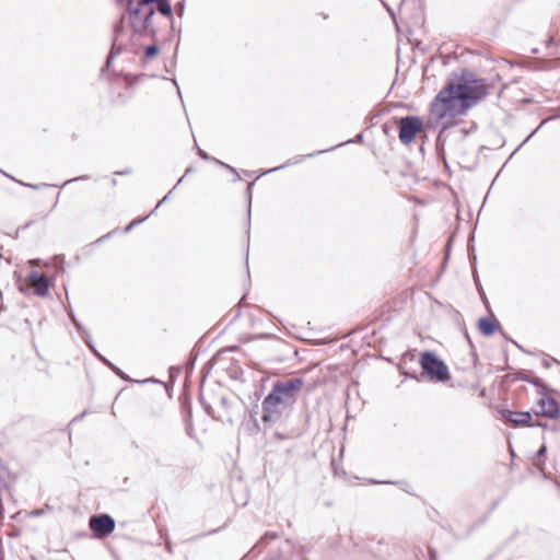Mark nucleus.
<instances>
[{"label": "nucleus", "instance_id": "nucleus-21", "mask_svg": "<svg viewBox=\"0 0 560 560\" xmlns=\"http://www.w3.org/2000/svg\"><path fill=\"white\" fill-rule=\"evenodd\" d=\"M160 48L158 45H149L144 49V55L147 58H152L159 52Z\"/></svg>", "mask_w": 560, "mask_h": 560}, {"label": "nucleus", "instance_id": "nucleus-33", "mask_svg": "<svg viewBox=\"0 0 560 560\" xmlns=\"http://www.w3.org/2000/svg\"><path fill=\"white\" fill-rule=\"evenodd\" d=\"M301 552H302V553L306 552V548H305L304 546H303V547H301Z\"/></svg>", "mask_w": 560, "mask_h": 560}, {"label": "nucleus", "instance_id": "nucleus-27", "mask_svg": "<svg viewBox=\"0 0 560 560\" xmlns=\"http://www.w3.org/2000/svg\"><path fill=\"white\" fill-rule=\"evenodd\" d=\"M553 43H555V42H553V38H549V39L547 40V46H548V47H550L551 45H553Z\"/></svg>", "mask_w": 560, "mask_h": 560}, {"label": "nucleus", "instance_id": "nucleus-6", "mask_svg": "<svg viewBox=\"0 0 560 560\" xmlns=\"http://www.w3.org/2000/svg\"><path fill=\"white\" fill-rule=\"evenodd\" d=\"M399 140L402 144H409L416 135L422 130V121L418 116H406L399 119Z\"/></svg>", "mask_w": 560, "mask_h": 560}, {"label": "nucleus", "instance_id": "nucleus-38", "mask_svg": "<svg viewBox=\"0 0 560 560\" xmlns=\"http://www.w3.org/2000/svg\"><path fill=\"white\" fill-rule=\"evenodd\" d=\"M524 141L518 144V148H522L524 145Z\"/></svg>", "mask_w": 560, "mask_h": 560}, {"label": "nucleus", "instance_id": "nucleus-17", "mask_svg": "<svg viewBox=\"0 0 560 560\" xmlns=\"http://www.w3.org/2000/svg\"><path fill=\"white\" fill-rule=\"evenodd\" d=\"M314 156V153H310V154H306V155H301L299 158H296L295 160H289L288 162H285L284 164L280 165V166H277V167H273V168H270L269 171L267 172H264V175H267V173H271V172H276L278 170H281V168H284L287 166H290V165H293V164H296V163H300L301 161H303L304 159L306 158H313Z\"/></svg>", "mask_w": 560, "mask_h": 560}, {"label": "nucleus", "instance_id": "nucleus-22", "mask_svg": "<svg viewBox=\"0 0 560 560\" xmlns=\"http://www.w3.org/2000/svg\"><path fill=\"white\" fill-rule=\"evenodd\" d=\"M186 433L190 438L194 436V427L190 421H187V423H186Z\"/></svg>", "mask_w": 560, "mask_h": 560}, {"label": "nucleus", "instance_id": "nucleus-30", "mask_svg": "<svg viewBox=\"0 0 560 560\" xmlns=\"http://www.w3.org/2000/svg\"><path fill=\"white\" fill-rule=\"evenodd\" d=\"M119 34H120V30L116 28V40H118Z\"/></svg>", "mask_w": 560, "mask_h": 560}, {"label": "nucleus", "instance_id": "nucleus-20", "mask_svg": "<svg viewBox=\"0 0 560 560\" xmlns=\"http://www.w3.org/2000/svg\"><path fill=\"white\" fill-rule=\"evenodd\" d=\"M362 140H363V135L359 133V135L355 136L354 139H351V140L346 141V142L339 143V144L335 145L334 149L337 148V147L343 145V144L352 143V142H361ZM331 150H332V148H331ZM328 151H330V149L319 150V151L315 152L314 155L322 154V153H325V152H328Z\"/></svg>", "mask_w": 560, "mask_h": 560}, {"label": "nucleus", "instance_id": "nucleus-3", "mask_svg": "<svg viewBox=\"0 0 560 560\" xmlns=\"http://www.w3.org/2000/svg\"><path fill=\"white\" fill-rule=\"evenodd\" d=\"M455 89L466 108L472 107L488 94L486 80L477 79L467 70H463L458 83L455 82Z\"/></svg>", "mask_w": 560, "mask_h": 560}, {"label": "nucleus", "instance_id": "nucleus-16", "mask_svg": "<svg viewBox=\"0 0 560 560\" xmlns=\"http://www.w3.org/2000/svg\"><path fill=\"white\" fill-rule=\"evenodd\" d=\"M198 155L202 159V160H211V161H214L215 163L220 164L221 166L228 168L230 172H232L233 174H235V180H238L241 179L238 173L235 171V168H233L232 166L217 160L215 158H211L207 152H205L203 150H201L200 148H198Z\"/></svg>", "mask_w": 560, "mask_h": 560}, {"label": "nucleus", "instance_id": "nucleus-44", "mask_svg": "<svg viewBox=\"0 0 560 560\" xmlns=\"http://www.w3.org/2000/svg\"><path fill=\"white\" fill-rule=\"evenodd\" d=\"M269 560H272V559H269Z\"/></svg>", "mask_w": 560, "mask_h": 560}, {"label": "nucleus", "instance_id": "nucleus-26", "mask_svg": "<svg viewBox=\"0 0 560 560\" xmlns=\"http://www.w3.org/2000/svg\"><path fill=\"white\" fill-rule=\"evenodd\" d=\"M113 54H114V51L112 50L110 55H109V56H108V58H107L106 67H108V66H109V63H110V61H112V58H113Z\"/></svg>", "mask_w": 560, "mask_h": 560}, {"label": "nucleus", "instance_id": "nucleus-9", "mask_svg": "<svg viewBox=\"0 0 560 560\" xmlns=\"http://www.w3.org/2000/svg\"><path fill=\"white\" fill-rule=\"evenodd\" d=\"M90 528L98 536L104 537L109 535L115 529L114 520L107 515L102 514L98 516H92L90 518Z\"/></svg>", "mask_w": 560, "mask_h": 560}, {"label": "nucleus", "instance_id": "nucleus-19", "mask_svg": "<svg viewBox=\"0 0 560 560\" xmlns=\"http://www.w3.org/2000/svg\"><path fill=\"white\" fill-rule=\"evenodd\" d=\"M546 452H547V447H546V445H541V446L538 448V451L536 452V459H537V460H536L535 465H536V467H537V468H539L540 470L542 469V466L545 465V462H544V459H541V458L545 456Z\"/></svg>", "mask_w": 560, "mask_h": 560}, {"label": "nucleus", "instance_id": "nucleus-31", "mask_svg": "<svg viewBox=\"0 0 560 560\" xmlns=\"http://www.w3.org/2000/svg\"><path fill=\"white\" fill-rule=\"evenodd\" d=\"M192 168L191 167H188L185 172V175L188 174V173H191Z\"/></svg>", "mask_w": 560, "mask_h": 560}, {"label": "nucleus", "instance_id": "nucleus-23", "mask_svg": "<svg viewBox=\"0 0 560 560\" xmlns=\"http://www.w3.org/2000/svg\"><path fill=\"white\" fill-rule=\"evenodd\" d=\"M528 383H532V384H534L535 386H544L542 381H541L540 378H538V377H536V378H530V381H528Z\"/></svg>", "mask_w": 560, "mask_h": 560}, {"label": "nucleus", "instance_id": "nucleus-7", "mask_svg": "<svg viewBox=\"0 0 560 560\" xmlns=\"http://www.w3.org/2000/svg\"><path fill=\"white\" fill-rule=\"evenodd\" d=\"M155 11L164 16H170L172 7L167 0H142V31L149 26Z\"/></svg>", "mask_w": 560, "mask_h": 560}, {"label": "nucleus", "instance_id": "nucleus-39", "mask_svg": "<svg viewBox=\"0 0 560 560\" xmlns=\"http://www.w3.org/2000/svg\"><path fill=\"white\" fill-rule=\"evenodd\" d=\"M524 141L518 144V148H522L524 145Z\"/></svg>", "mask_w": 560, "mask_h": 560}, {"label": "nucleus", "instance_id": "nucleus-11", "mask_svg": "<svg viewBox=\"0 0 560 560\" xmlns=\"http://www.w3.org/2000/svg\"><path fill=\"white\" fill-rule=\"evenodd\" d=\"M502 417L506 422L511 423L513 427L528 425V427H538L541 425L539 422H532V413L529 411H512V410H502Z\"/></svg>", "mask_w": 560, "mask_h": 560}, {"label": "nucleus", "instance_id": "nucleus-12", "mask_svg": "<svg viewBox=\"0 0 560 560\" xmlns=\"http://www.w3.org/2000/svg\"><path fill=\"white\" fill-rule=\"evenodd\" d=\"M120 3L125 4L129 14V24L133 31V36H138V25L140 23V0H119Z\"/></svg>", "mask_w": 560, "mask_h": 560}, {"label": "nucleus", "instance_id": "nucleus-42", "mask_svg": "<svg viewBox=\"0 0 560 560\" xmlns=\"http://www.w3.org/2000/svg\"><path fill=\"white\" fill-rule=\"evenodd\" d=\"M302 560H310V559H308V558H306V557H303V558H302Z\"/></svg>", "mask_w": 560, "mask_h": 560}, {"label": "nucleus", "instance_id": "nucleus-8", "mask_svg": "<svg viewBox=\"0 0 560 560\" xmlns=\"http://www.w3.org/2000/svg\"><path fill=\"white\" fill-rule=\"evenodd\" d=\"M364 558L370 560H386V556L388 555L389 546L383 539H371L365 542L364 547Z\"/></svg>", "mask_w": 560, "mask_h": 560}, {"label": "nucleus", "instance_id": "nucleus-2", "mask_svg": "<svg viewBox=\"0 0 560 560\" xmlns=\"http://www.w3.org/2000/svg\"><path fill=\"white\" fill-rule=\"evenodd\" d=\"M172 386L155 377L142 378V395L145 396L147 407L153 416H161L170 402Z\"/></svg>", "mask_w": 560, "mask_h": 560}, {"label": "nucleus", "instance_id": "nucleus-14", "mask_svg": "<svg viewBox=\"0 0 560 560\" xmlns=\"http://www.w3.org/2000/svg\"><path fill=\"white\" fill-rule=\"evenodd\" d=\"M430 115L436 122L443 120H452L451 113L446 109L442 101L436 95L430 105Z\"/></svg>", "mask_w": 560, "mask_h": 560}, {"label": "nucleus", "instance_id": "nucleus-1", "mask_svg": "<svg viewBox=\"0 0 560 560\" xmlns=\"http://www.w3.org/2000/svg\"><path fill=\"white\" fill-rule=\"evenodd\" d=\"M301 377H293L283 381H277L272 384L270 393L261 402L264 424L272 425L287 419L303 387Z\"/></svg>", "mask_w": 560, "mask_h": 560}, {"label": "nucleus", "instance_id": "nucleus-29", "mask_svg": "<svg viewBox=\"0 0 560 560\" xmlns=\"http://www.w3.org/2000/svg\"><path fill=\"white\" fill-rule=\"evenodd\" d=\"M520 380L525 381V382L530 381V378H528L527 376H521Z\"/></svg>", "mask_w": 560, "mask_h": 560}, {"label": "nucleus", "instance_id": "nucleus-28", "mask_svg": "<svg viewBox=\"0 0 560 560\" xmlns=\"http://www.w3.org/2000/svg\"><path fill=\"white\" fill-rule=\"evenodd\" d=\"M178 10H179V15H182L183 11H184V4H180V7H178Z\"/></svg>", "mask_w": 560, "mask_h": 560}, {"label": "nucleus", "instance_id": "nucleus-5", "mask_svg": "<svg viewBox=\"0 0 560 560\" xmlns=\"http://www.w3.org/2000/svg\"><path fill=\"white\" fill-rule=\"evenodd\" d=\"M420 363L423 372L436 381L446 382L450 378L447 365L433 352L422 353Z\"/></svg>", "mask_w": 560, "mask_h": 560}, {"label": "nucleus", "instance_id": "nucleus-43", "mask_svg": "<svg viewBox=\"0 0 560 560\" xmlns=\"http://www.w3.org/2000/svg\"><path fill=\"white\" fill-rule=\"evenodd\" d=\"M272 560H281L280 558H271Z\"/></svg>", "mask_w": 560, "mask_h": 560}, {"label": "nucleus", "instance_id": "nucleus-15", "mask_svg": "<svg viewBox=\"0 0 560 560\" xmlns=\"http://www.w3.org/2000/svg\"><path fill=\"white\" fill-rule=\"evenodd\" d=\"M478 327L483 336H491L499 327V324L495 320L489 319L487 317H481L478 320Z\"/></svg>", "mask_w": 560, "mask_h": 560}, {"label": "nucleus", "instance_id": "nucleus-35", "mask_svg": "<svg viewBox=\"0 0 560 560\" xmlns=\"http://www.w3.org/2000/svg\"><path fill=\"white\" fill-rule=\"evenodd\" d=\"M533 136V133H530L528 137H526V139L524 140V142H526L527 140H529V138Z\"/></svg>", "mask_w": 560, "mask_h": 560}, {"label": "nucleus", "instance_id": "nucleus-25", "mask_svg": "<svg viewBox=\"0 0 560 560\" xmlns=\"http://www.w3.org/2000/svg\"><path fill=\"white\" fill-rule=\"evenodd\" d=\"M137 222H138L137 220L132 221L129 225H127V226L125 228V231H126V232H127V231H129L132 226H135V225L137 224Z\"/></svg>", "mask_w": 560, "mask_h": 560}, {"label": "nucleus", "instance_id": "nucleus-41", "mask_svg": "<svg viewBox=\"0 0 560 560\" xmlns=\"http://www.w3.org/2000/svg\"><path fill=\"white\" fill-rule=\"evenodd\" d=\"M183 180V177L178 179L177 185H179Z\"/></svg>", "mask_w": 560, "mask_h": 560}, {"label": "nucleus", "instance_id": "nucleus-10", "mask_svg": "<svg viewBox=\"0 0 560 560\" xmlns=\"http://www.w3.org/2000/svg\"><path fill=\"white\" fill-rule=\"evenodd\" d=\"M534 413L536 416H544L551 419L557 418L559 416V407L556 399L542 394L540 399L537 401Z\"/></svg>", "mask_w": 560, "mask_h": 560}, {"label": "nucleus", "instance_id": "nucleus-13", "mask_svg": "<svg viewBox=\"0 0 560 560\" xmlns=\"http://www.w3.org/2000/svg\"><path fill=\"white\" fill-rule=\"evenodd\" d=\"M27 282L34 289L35 294L45 296L48 293L49 282L44 275L33 271L28 275Z\"/></svg>", "mask_w": 560, "mask_h": 560}, {"label": "nucleus", "instance_id": "nucleus-32", "mask_svg": "<svg viewBox=\"0 0 560 560\" xmlns=\"http://www.w3.org/2000/svg\"><path fill=\"white\" fill-rule=\"evenodd\" d=\"M250 211H252V208H250V203L248 205V219L250 218Z\"/></svg>", "mask_w": 560, "mask_h": 560}, {"label": "nucleus", "instance_id": "nucleus-40", "mask_svg": "<svg viewBox=\"0 0 560 560\" xmlns=\"http://www.w3.org/2000/svg\"><path fill=\"white\" fill-rule=\"evenodd\" d=\"M252 184L247 186V191H250Z\"/></svg>", "mask_w": 560, "mask_h": 560}, {"label": "nucleus", "instance_id": "nucleus-24", "mask_svg": "<svg viewBox=\"0 0 560 560\" xmlns=\"http://www.w3.org/2000/svg\"><path fill=\"white\" fill-rule=\"evenodd\" d=\"M429 553H430V558H431V560H434V559H435V557H436V551H435L434 549H430V550H429Z\"/></svg>", "mask_w": 560, "mask_h": 560}, {"label": "nucleus", "instance_id": "nucleus-37", "mask_svg": "<svg viewBox=\"0 0 560 560\" xmlns=\"http://www.w3.org/2000/svg\"><path fill=\"white\" fill-rule=\"evenodd\" d=\"M524 141L518 144V148H522L524 145Z\"/></svg>", "mask_w": 560, "mask_h": 560}, {"label": "nucleus", "instance_id": "nucleus-36", "mask_svg": "<svg viewBox=\"0 0 560 560\" xmlns=\"http://www.w3.org/2000/svg\"><path fill=\"white\" fill-rule=\"evenodd\" d=\"M166 547H167L168 551H171V545H170V542H167V544H166Z\"/></svg>", "mask_w": 560, "mask_h": 560}, {"label": "nucleus", "instance_id": "nucleus-4", "mask_svg": "<svg viewBox=\"0 0 560 560\" xmlns=\"http://www.w3.org/2000/svg\"><path fill=\"white\" fill-rule=\"evenodd\" d=\"M439 101H442L446 109L451 113V118L466 113L468 108L463 106L459 94L455 89V81L448 80L446 85L438 93Z\"/></svg>", "mask_w": 560, "mask_h": 560}, {"label": "nucleus", "instance_id": "nucleus-34", "mask_svg": "<svg viewBox=\"0 0 560 560\" xmlns=\"http://www.w3.org/2000/svg\"><path fill=\"white\" fill-rule=\"evenodd\" d=\"M33 514H34V515H40V514H42V512H40V511H35Z\"/></svg>", "mask_w": 560, "mask_h": 560}, {"label": "nucleus", "instance_id": "nucleus-18", "mask_svg": "<svg viewBox=\"0 0 560 560\" xmlns=\"http://www.w3.org/2000/svg\"><path fill=\"white\" fill-rule=\"evenodd\" d=\"M278 538V535L276 533H266L260 540L256 544L255 548H260L266 545H268L271 540H275Z\"/></svg>", "mask_w": 560, "mask_h": 560}]
</instances>
